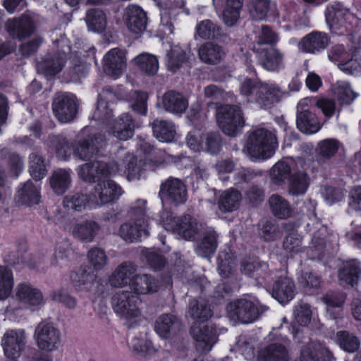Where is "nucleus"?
Instances as JSON below:
<instances>
[{
  "label": "nucleus",
  "instance_id": "1",
  "mask_svg": "<svg viewBox=\"0 0 361 361\" xmlns=\"http://www.w3.org/2000/svg\"><path fill=\"white\" fill-rule=\"evenodd\" d=\"M107 94H111L109 90L99 95L97 107L93 115L94 121H91L90 126L83 128L78 133L74 145H71L63 135L52 136L49 138L48 145L59 159L66 161L73 154L80 159L85 160L101 154L100 150L105 146L106 142L103 137L97 136L99 128L95 125L98 122L101 126L99 128L102 129L107 128V125L110 123L111 110L103 98H108Z\"/></svg>",
  "mask_w": 361,
  "mask_h": 361
},
{
  "label": "nucleus",
  "instance_id": "2",
  "mask_svg": "<svg viewBox=\"0 0 361 361\" xmlns=\"http://www.w3.org/2000/svg\"><path fill=\"white\" fill-rule=\"evenodd\" d=\"M147 159L145 163L140 160L137 164V158L132 154H128L123 161L122 165H118L116 162H111L109 165L100 161H94L81 164L78 166L76 171L78 177L87 183H94L102 180L111 176L125 175L129 181L140 180L142 176L147 167ZM109 179H106L108 180Z\"/></svg>",
  "mask_w": 361,
  "mask_h": 361
},
{
  "label": "nucleus",
  "instance_id": "3",
  "mask_svg": "<svg viewBox=\"0 0 361 361\" xmlns=\"http://www.w3.org/2000/svg\"><path fill=\"white\" fill-rule=\"evenodd\" d=\"M123 194L119 185L108 180L97 183L89 195L79 192L69 194L63 198V205L64 209L75 212L96 209L116 202Z\"/></svg>",
  "mask_w": 361,
  "mask_h": 361
},
{
  "label": "nucleus",
  "instance_id": "4",
  "mask_svg": "<svg viewBox=\"0 0 361 361\" xmlns=\"http://www.w3.org/2000/svg\"><path fill=\"white\" fill-rule=\"evenodd\" d=\"M239 92L245 102L255 104L260 108L270 106L284 94V92L275 83H263L247 78L240 82Z\"/></svg>",
  "mask_w": 361,
  "mask_h": 361
},
{
  "label": "nucleus",
  "instance_id": "5",
  "mask_svg": "<svg viewBox=\"0 0 361 361\" xmlns=\"http://www.w3.org/2000/svg\"><path fill=\"white\" fill-rule=\"evenodd\" d=\"M130 220L122 224L118 234L126 242H135L149 235L147 201L138 199L130 206Z\"/></svg>",
  "mask_w": 361,
  "mask_h": 361
},
{
  "label": "nucleus",
  "instance_id": "6",
  "mask_svg": "<svg viewBox=\"0 0 361 361\" xmlns=\"http://www.w3.org/2000/svg\"><path fill=\"white\" fill-rule=\"evenodd\" d=\"M277 147L275 134L265 128H258L250 134L243 150L251 161L259 162L273 157Z\"/></svg>",
  "mask_w": 361,
  "mask_h": 361
},
{
  "label": "nucleus",
  "instance_id": "7",
  "mask_svg": "<svg viewBox=\"0 0 361 361\" xmlns=\"http://www.w3.org/2000/svg\"><path fill=\"white\" fill-rule=\"evenodd\" d=\"M44 304L42 291L29 283H20L15 289L14 299L5 310L8 319H14L24 309L35 310Z\"/></svg>",
  "mask_w": 361,
  "mask_h": 361
},
{
  "label": "nucleus",
  "instance_id": "8",
  "mask_svg": "<svg viewBox=\"0 0 361 361\" xmlns=\"http://www.w3.org/2000/svg\"><path fill=\"white\" fill-rule=\"evenodd\" d=\"M30 173L36 180L34 183L29 180L18 191L17 201L28 206L37 204L40 201V183L39 180L46 175V168L44 160L39 156L31 154L30 155Z\"/></svg>",
  "mask_w": 361,
  "mask_h": 361
},
{
  "label": "nucleus",
  "instance_id": "9",
  "mask_svg": "<svg viewBox=\"0 0 361 361\" xmlns=\"http://www.w3.org/2000/svg\"><path fill=\"white\" fill-rule=\"evenodd\" d=\"M325 17L329 29L338 35H351L358 22L353 13L338 3L326 7Z\"/></svg>",
  "mask_w": 361,
  "mask_h": 361
},
{
  "label": "nucleus",
  "instance_id": "10",
  "mask_svg": "<svg viewBox=\"0 0 361 361\" xmlns=\"http://www.w3.org/2000/svg\"><path fill=\"white\" fill-rule=\"evenodd\" d=\"M163 228L175 234L178 238L187 240H192L197 233L196 220L190 215L175 218L172 214L166 209L161 211L159 219H157Z\"/></svg>",
  "mask_w": 361,
  "mask_h": 361
},
{
  "label": "nucleus",
  "instance_id": "11",
  "mask_svg": "<svg viewBox=\"0 0 361 361\" xmlns=\"http://www.w3.org/2000/svg\"><path fill=\"white\" fill-rule=\"evenodd\" d=\"M139 298L126 291L116 293L112 300L115 312L125 319L130 326L136 325L142 319L140 310L137 306Z\"/></svg>",
  "mask_w": 361,
  "mask_h": 361
},
{
  "label": "nucleus",
  "instance_id": "12",
  "mask_svg": "<svg viewBox=\"0 0 361 361\" xmlns=\"http://www.w3.org/2000/svg\"><path fill=\"white\" fill-rule=\"evenodd\" d=\"M54 221L60 227L71 233L73 235L82 241L91 242L97 234L99 226L93 221L76 223L71 216L62 211H59Z\"/></svg>",
  "mask_w": 361,
  "mask_h": 361
},
{
  "label": "nucleus",
  "instance_id": "13",
  "mask_svg": "<svg viewBox=\"0 0 361 361\" xmlns=\"http://www.w3.org/2000/svg\"><path fill=\"white\" fill-rule=\"evenodd\" d=\"M217 123L222 131L229 136H235L245 125V120L239 107L224 105L216 112Z\"/></svg>",
  "mask_w": 361,
  "mask_h": 361
},
{
  "label": "nucleus",
  "instance_id": "14",
  "mask_svg": "<svg viewBox=\"0 0 361 361\" xmlns=\"http://www.w3.org/2000/svg\"><path fill=\"white\" fill-rule=\"evenodd\" d=\"M54 46L57 49L56 53L37 65L38 71L46 75H54L58 73L64 66L66 54L71 51L69 42L64 35L54 42Z\"/></svg>",
  "mask_w": 361,
  "mask_h": 361
},
{
  "label": "nucleus",
  "instance_id": "15",
  "mask_svg": "<svg viewBox=\"0 0 361 361\" xmlns=\"http://www.w3.org/2000/svg\"><path fill=\"white\" fill-rule=\"evenodd\" d=\"M226 310L229 317L243 324L253 322L259 314L257 300L251 298L233 301L227 306Z\"/></svg>",
  "mask_w": 361,
  "mask_h": 361
},
{
  "label": "nucleus",
  "instance_id": "16",
  "mask_svg": "<svg viewBox=\"0 0 361 361\" xmlns=\"http://www.w3.org/2000/svg\"><path fill=\"white\" fill-rule=\"evenodd\" d=\"M35 338L39 348L51 352L60 345V332L51 323L42 322L36 327Z\"/></svg>",
  "mask_w": 361,
  "mask_h": 361
},
{
  "label": "nucleus",
  "instance_id": "17",
  "mask_svg": "<svg viewBox=\"0 0 361 361\" xmlns=\"http://www.w3.org/2000/svg\"><path fill=\"white\" fill-rule=\"evenodd\" d=\"M314 102V100L312 98H304L298 102L297 106V127L305 134H314L320 130L322 126L317 118L308 109L311 106L310 104Z\"/></svg>",
  "mask_w": 361,
  "mask_h": 361
},
{
  "label": "nucleus",
  "instance_id": "18",
  "mask_svg": "<svg viewBox=\"0 0 361 361\" xmlns=\"http://www.w3.org/2000/svg\"><path fill=\"white\" fill-rule=\"evenodd\" d=\"M53 111L59 121L62 123L71 121L77 112L75 96L70 93L58 94L53 102Z\"/></svg>",
  "mask_w": 361,
  "mask_h": 361
},
{
  "label": "nucleus",
  "instance_id": "19",
  "mask_svg": "<svg viewBox=\"0 0 361 361\" xmlns=\"http://www.w3.org/2000/svg\"><path fill=\"white\" fill-rule=\"evenodd\" d=\"M159 197L162 202L175 204L184 203L187 200V190L183 182L178 178H169L161 184Z\"/></svg>",
  "mask_w": 361,
  "mask_h": 361
},
{
  "label": "nucleus",
  "instance_id": "20",
  "mask_svg": "<svg viewBox=\"0 0 361 361\" xmlns=\"http://www.w3.org/2000/svg\"><path fill=\"white\" fill-rule=\"evenodd\" d=\"M103 66L107 75L114 79L119 78L126 67L125 51L118 48L109 50L103 58Z\"/></svg>",
  "mask_w": 361,
  "mask_h": 361
},
{
  "label": "nucleus",
  "instance_id": "21",
  "mask_svg": "<svg viewBox=\"0 0 361 361\" xmlns=\"http://www.w3.org/2000/svg\"><path fill=\"white\" fill-rule=\"evenodd\" d=\"M25 339L23 330H8L2 339L5 355L12 360L18 357L25 346Z\"/></svg>",
  "mask_w": 361,
  "mask_h": 361
},
{
  "label": "nucleus",
  "instance_id": "22",
  "mask_svg": "<svg viewBox=\"0 0 361 361\" xmlns=\"http://www.w3.org/2000/svg\"><path fill=\"white\" fill-rule=\"evenodd\" d=\"M269 341H274L269 347L260 351L258 355V361H286L287 354L281 342L285 338L278 336V330L273 329L268 336Z\"/></svg>",
  "mask_w": 361,
  "mask_h": 361
},
{
  "label": "nucleus",
  "instance_id": "23",
  "mask_svg": "<svg viewBox=\"0 0 361 361\" xmlns=\"http://www.w3.org/2000/svg\"><path fill=\"white\" fill-rule=\"evenodd\" d=\"M302 159L291 157L284 158L276 162L270 169V177L276 183H283L289 179L292 173L298 169V164H302Z\"/></svg>",
  "mask_w": 361,
  "mask_h": 361
},
{
  "label": "nucleus",
  "instance_id": "24",
  "mask_svg": "<svg viewBox=\"0 0 361 361\" xmlns=\"http://www.w3.org/2000/svg\"><path fill=\"white\" fill-rule=\"evenodd\" d=\"M351 44L350 49L352 51L350 54V59L345 60L340 64V70L343 72L354 75H358L361 73V46L360 39L353 36L350 37Z\"/></svg>",
  "mask_w": 361,
  "mask_h": 361
},
{
  "label": "nucleus",
  "instance_id": "25",
  "mask_svg": "<svg viewBox=\"0 0 361 361\" xmlns=\"http://www.w3.org/2000/svg\"><path fill=\"white\" fill-rule=\"evenodd\" d=\"M329 44L326 34L320 32H312L304 37L298 44L300 51L314 54L324 49Z\"/></svg>",
  "mask_w": 361,
  "mask_h": 361
},
{
  "label": "nucleus",
  "instance_id": "26",
  "mask_svg": "<svg viewBox=\"0 0 361 361\" xmlns=\"http://www.w3.org/2000/svg\"><path fill=\"white\" fill-rule=\"evenodd\" d=\"M160 7L161 24L159 29L160 37H167L173 34V25L168 18L167 10H171L176 8H182L184 6L183 0H164L158 3Z\"/></svg>",
  "mask_w": 361,
  "mask_h": 361
},
{
  "label": "nucleus",
  "instance_id": "27",
  "mask_svg": "<svg viewBox=\"0 0 361 361\" xmlns=\"http://www.w3.org/2000/svg\"><path fill=\"white\" fill-rule=\"evenodd\" d=\"M258 62L262 68L269 71H279L284 67L283 54L274 47L259 52Z\"/></svg>",
  "mask_w": 361,
  "mask_h": 361
},
{
  "label": "nucleus",
  "instance_id": "28",
  "mask_svg": "<svg viewBox=\"0 0 361 361\" xmlns=\"http://www.w3.org/2000/svg\"><path fill=\"white\" fill-rule=\"evenodd\" d=\"M192 334L196 342L197 349L202 353L209 352L217 341L216 331L208 326L201 329L192 327Z\"/></svg>",
  "mask_w": 361,
  "mask_h": 361
},
{
  "label": "nucleus",
  "instance_id": "29",
  "mask_svg": "<svg viewBox=\"0 0 361 361\" xmlns=\"http://www.w3.org/2000/svg\"><path fill=\"white\" fill-rule=\"evenodd\" d=\"M126 21L129 30L133 33L140 34L146 28V14L137 5L128 6L126 10Z\"/></svg>",
  "mask_w": 361,
  "mask_h": 361
},
{
  "label": "nucleus",
  "instance_id": "30",
  "mask_svg": "<svg viewBox=\"0 0 361 361\" xmlns=\"http://www.w3.org/2000/svg\"><path fill=\"white\" fill-rule=\"evenodd\" d=\"M295 295L293 281L286 276H281L275 281L272 288V296L281 304H286Z\"/></svg>",
  "mask_w": 361,
  "mask_h": 361
},
{
  "label": "nucleus",
  "instance_id": "31",
  "mask_svg": "<svg viewBox=\"0 0 361 361\" xmlns=\"http://www.w3.org/2000/svg\"><path fill=\"white\" fill-rule=\"evenodd\" d=\"M162 105L166 111L181 116L188 106V101L182 94L169 91L163 96Z\"/></svg>",
  "mask_w": 361,
  "mask_h": 361
},
{
  "label": "nucleus",
  "instance_id": "32",
  "mask_svg": "<svg viewBox=\"0 0 361 361\" xmlns=\"http://www.w3.org/2000/svg\"><path fill=\"white\" fill-rule=\"evenodd\" d=\"M6 26L10 35L20 39L30 36L35 30L34 21L29 16H23L18 20H8Z\"/></svg>",
  "mask_w": 361,
  "mask_h": 361
},
{
  "label": "nucleus",
  "instance_id": "33",
  "mask_svg": "<svg viewBox=\"0 0 361 361\" xmlns=\"http://www.w3.org/2000/svg\"><path fill=\"white\" fill-rule=\"evenodd\" d=\"M216 196L219 209L222 212H232L236 210L242 200L240 192L233 188L219 191Z\"/></svg>",
  "mask_w": 361,
  "mask_h": 361
},
{
  "label": "nucleus",
  "instance_id": "34",
  "mask_svg": "<svg viewBox=\"0 0 361 361\" xmlns=\"http://www.w3.org/2000/svg\"><path fill=\"white\" fill-rule=\"evenodd\" d=\"M160 285L147 274L132 276L129 288L135 294H147L156 292Z\"/></svg>",
  "mask_w": 361,
  "mask_h": 361
},
{
  "label": "nucleus",
  "instance_id": "35",
  "mask_svg": "<svg viewBox=\"0 0 361 361\" xmlns=\"http://www.w3.org/2000/svg\"><path fill=\"white\" fill-rule=\"evenodd\" d=\"M136 272L135 267L130 263H123L111 274L109 282L114 287H125L131 281L132 276Z\"/></svg>",
  "mask_w": 361,
  "mask_h": 361
},
{
  "label": "nucleus",
  "instance_id": "36",
  "mask_svg": "<svg viewBox=\"0 0 361 361\" xmlns=\"http://www.w3.org/2000/svg\"><path fill=\"white\" fill-rule=\"evenodd\" d=\"M300 361H332V355L321 343H310L302 350Z\"/></svg>",
  "mask_w": 361,
  "mask_h": 361
},
{
  "label": "nucleus",
  "instance_id": "37",
  "mask_svg": "<svg viewBox=\"0 0 361 361\" xmlns=\"http://www.w3.org/2000/svg\"><path fill=\"white\" fill-rule=\"evenodd\" d=\"M134 128L131 116L128 114H125L116 121L110 131L118 140H127L133 135Z\"/></svg>",
  "mask_w": 361,
  "mask_h": 361
},
{
  "label": "nucleus",
  "instance_id": "38",
  "mask_svg": "<svg viewBox=\"0 0 361 361\" xmlns=\"http://www.w3.org/2000/svg\"><path fill=\"white\" fill-rule=\"evenodd\" d=\"M71 173L70 169H58L53 172L49 183L55 193L62 195L68 189L71 183Z\"/></svg>",
  "mask_w": 361,
  "mask_h": 361
},
{
  "label": "nucleus",
  "instance_id": "39",
  "mask_svg": "<svg viewBox=\"0 0 361 361\" xmlns=\"http://www.w3.org/2000/svg\"><path fill=\"white\" fill-rule=\"evenodd\" d=\"M361 274L360 262L352 259L343 263V268L339 271L340 280L352 286L357 284Z\"/></svg>",
  "mask_w": 361,
  "mask_h": 361
},
{
  "label": "nucleus",
  "instance_id": "40",
  "mask_svg": "<svg viewBox=\"0 0 361 361\" xmlns=\"http://www.w3.org/2000/svg\"><path fill=\"white\" fill-rule=\"evenodd\" d=\"M310 177L302 171L293 173L289 178L288 192L294 196L303 195L310 185Z\"/></svg>",
  "mask_w": 361,
  "mask_h": 361
},
{
  "label": "nucleus",
  "instance_id": "41",
  "mask_svg": "<svg viewBox=\"0 0 361 361\" xmlns=\"http://www.w3.org/2000/svg\"><path fill=\"white\" fill-rule=\"evenodd\" d=\"M154 135L163 142H171L176 135L174 124L171 121L156 120L152 123Z\"/></svg>",
  "mask_w": 361,
  "mask_h": 361
},
{
  "label": "nucleus",
  "instance_id": "42",
  "mask_svg": "<svg viewBox=\"0 0 361 361\" xmlns=\"http://www.w3.org/2000/svg\"><path fill=\"white\" fill-rule=\"evenodd\" d=\"M178 326L179 322L174 315L165 314L158 317L154 329L160 337L168 338Z\"/></svg>",
  "mask_w": 361,
  "mask_h": 361
},
{
  "label": "nucleus",
  "instance_id": "43",
  "mask_svg": "<svg viewBox=\"0 0 361 361\" xmlns=\"http://www.w3.org/2000/svg\"><path fill=\"white\" fill-rule=\"evenodd\" d=\"M85 22L88 30L97 33L104 32L107 25L105 13L102 11L96 8L87 11Z\"/></svg>",
  "mask_w": 361,
  "mask_h": 361
},
{
  "label": "nucleus",
  "instance_id": "44",
  "mask_svg": "<svg viewBox=\"0 0 361 361\" xmlns=\"http://www.w3.org/2000/svg\"><path fill=\"white\" fill-rule=\"evenodd\" d=\"M170 50L167 52L164 61L168 70L175 72L185 62L186 54L183 49L178 46H172L168 44Z\"/></svg>",
  "mask_w": 361,
  "mask_h": 361
},
{
  "label": "nucleus",
  "instance_id": "45",
  "mask_svg": "<svg viewBox=\"0 0 361 361\" xmlns=\"http://www.w3.org/2000/svg\"><path fill=\"white\" fill-rule=\"evenodd\" d=\"M189 314L195 320L204 322L209 319L212 312L210 305H207L205 299L200 298L198 300H192L189 303Z\"/></svg>",
  "mask_w": 361,
  "mask_h": 361
},
{
  "label": "nucleus",
  "instance_id": "46",
  "mask_svg": "<svg viewBox=\"0 0 361 361\" xmlns=\"http://www.w3.org/2000/svg\"><path fill=\"white\" fill-rule=\"evenodd\" d=\"M273 214L279 219H287L291 216L292 209L289 202L283 197L273 195L269 200Z\"/></svg>",
  "mask_w": 361,
  "mask_h": 361
},
{
  "label": "nucleus",
  "instance_id": "47",
  "mask_svg": "<svg viewBox=\"0 0 361 361\" xmlns=\"http://www.w3.org/2000/svg\"><path fill=\"white\" fill-rule=\"evenodd\" d=\"M243 0H226L222 20L227 26H233L240 18Z\"/></svg>",
  "mask_w": 361,
  "mask_h": 361
},
{
  "label": "nucleus",
  "instance_id": "48",
  "mask_svg": "<svg viewBox=\"0 0 361 361\" xmlns=\"http://www.w3.org/2000/svg\"><path fill=\"white\" fill-rule=\"evenodd\" d=\"M14 286L12 271L4 266H0V300L7 299L11 294Z\"/></svg>",
  "mask_w": 361,
  "mask_h": 361
},
{
  "label": "nucleus",
  "instance_id": "49",
  "mask_svg": "<svg viewBox=\"0 0 361 361\" xmlns=\"http://www.w3.org/2000/svg\"><path fill=\"white\" fill-rule=\"evenodd\" d=\"M224 54L222 49L212 43H206L199 50L200 58L205 63H216L221 59Z\"/></svg>",
  "mask_w": 361,
  "mask_h": 361
},
{
  "label": "nucleus",
  "instance_id": "50",
  "mask_svg": "<svg viewBox=\"0 0 361 361\" xmlns=\"http://www.w3.org/2000/svg\"><path fill=\"white\" fill-rule=\"evenodd\" d=\"M333 93L341 104H350L357 97L350 84L346 81H338L333 87Z\"/></svg>",
  "mask_w": 361,
  "mask_h": 361
},
{
  "label": "nucleus",
  "instance_id": "51",
  "mask_svg": "<svg viewBox=\"0 0 361 361\" xmlns=\"http://www.w3.org/2000/svg\"><path fill=\"white\" fill-rule=\"evenodd\" d=\"M140 69L147 75H154L159 70V61L156 56L143 53L135 58Z\"/></svg>",
  "mask_w": 361,
  "mask_h": 361
},
{
  "label": "nucleus",
  "instance_id": "52",
  "mask_svg": "<svg viewBox=\"0 0 361 361\" xmlns=\"http://www.w3.org/2000/svg\"><path fill=\"white\" fill-rule=\"evenodd\" d=\"M270 5L269 0H250L248 10L250 16L256 20H264L268 13Z\"/></svg>",
  "mask_w": 361,
  "mask_h": 361
},
{
  "label": "nucleus",
  "instance_id": "53",
  "mask_svg": "<svg viewBox=\"0 0 361 361\" xmlns=\"http://www.w3.org/2000/svg\"><path fill=\"white\" fill-rule=\"evenodd\" d=\"M217 247L216 234L215 232H209L197 246L196 253L202 257H208L212 255Z\"/></svg>",
  "mask_w": 361,
  "mask_h": 361
},
{
  "label": "nucleus",
  "instance_id": "54",
  "mask_svg": "<svg viewBox=\"0 0 361 361\" xmlns=\"http://www.w3.org/2000/svg\"><path fill=\"white\" fill-rule=\"evenodd\" d=\"M336 341L339 346L350 353L355 352L360 346L358 338L346 331H339L336 334Z\"/></svg>",
  "mask_w": 361,
  "mask_h": 361
},
{
  "label": "nucleus",
  "instance_id": "55",
  "mask_svg": "<svg viewBox=\"0 0 361 361\" xmlns=\"http://www.w3.org/2000/svg\"><path fill=\"white\" fill-rule=\"evenodd\" d=\"M219 35V28L209 20H202L196 26V35L202 39H213Z\"/></svg>",
  "mask_w": 361,
  "mask_h": 361
},
{
  "label": "nucleus",
  "instance_id": "56",
  "mask_svg": "<svg viewBox=\"0 0 361 361\" xmlns=\"http://www.w3.org/2000/svg\"><path fill=\"white\" fill-rule=\"evenodd\" d=\"M88 260L95 270L102 269L108 262V257L104 250L92 247L88 252Z\"/></svg>",
  "mask_w": 361,
  "mask_h": 361
},
{
  "label": "nucleus",
  "instance_id": "57",
  "mask_svg": "<svg viewBox=\"0 0 361 361\" xmlns=\"http://www.w3.org/2000/svg\"><path fill=\"white\" fill-rule=\"evenodd\" d=\"M70 277L74 287L77 290L91 289L92 282L94 280L93 275L87 274L84 271L81 273L73 272L71 274Z\"/></svg>",
  "mask_w": 361,
  "mask_h": 361
},
{
  "label": "nucleus",
  "instance_id": "58",
  "mask_svg": "<svg viewBox=\"0 0 361 361\" xmlns=\"http://www.w3.org/2000/svg\"><path fill=\"white\" fill-rule=\"evenodd\" d=\"M202 132L200 129H194L188 133L186 137L187 146L193 152H201L204 149Z\"/></svg>",
  "mask_w": 361,
  "mask_h": 361
},
{
  "label": "nucleus",
  "instance_id": "59",
  "mask_svg": "<svg viewBox=\"0 0 361 361\" xmlns=\"http://www.w3.org/2000/svg\"><path fill=\"white\" fill-rule=\"evenodd\" d=\"M77 51H74L71 53V69L75 78H73V81H77V78L85 76L89 71V66L83 61L78 59Z\"/></svg>",
  "mask_w": 361,
  "mask_h": 361
},
{
  "label": "nucleus",
  "instance_id": "60",
  "mask_svg": "<svg viewBox=\"0 0 361 361\" xmlns=\"http://www.w3.org/2000/svg\"><path fill=\"white\" fill-rule=\"evenodd\" d=\"M321 195L329 205L342 200L345 195L342 189L331 186H324L321 190Z\"/></svg>",
  "mask_w": 361,
  "mask_h": 361
},
{
  "label": "nucleus",
  "instance_id": "61",
  "mask_svg": "<svg viewBox=\"0 0 361 361\" xmlns=\"http://www.w3.org/2000/svg\"><path fill=\"white\" fill-rule=\"evenodd\" d=\"M295 319L300 326L307 325L311 319L312 310L308 304L303 303L298 305L295 310Z\"/></svg>",
  "mask_w": 361,
  "mask_h": 361
},
{
  "label": "nucleus",
  "instance_id": "62",
  "mask_svg": "<svg viewBox=\"0 0 361 361\" xmlns=\"http://www.w3.org/2000/svg\"><path fill=\"white\" fill-rule=\"evenodd\" d=\"M147 94L144 92H135L133 94L131 107L134 111L145 115L147 113Z\"/></svg>",
  "mask_w": 361,
  "mask_h": 361
},
{
  "label": "nucleus",
  "instance_id": "63",
  "mask_svg": "<svg viewBox=\"0 0 361 361\" xmlns=\"http://www.w3.org/2000/svg\"><path fill=\"white\" fill-rule=\"evenodd\" d=\"M221 148L220 135L216 133L207 135L204 140V149L210 154H216Z\"/></svg>",
  "mask_w": 361,
  "mask_h": 361
},
{
  "label": "nucleus",
  "instance_id": "64",
  "mask_svg": "<svg viewBox=\"0 0 361 361\" xmlns=\"http://www.w3.org/2000/svg\"><path fill=\"white\" fill-rule=\"evenodd\" d=\"M348 207L354 211H361V185L351 188L348 196Z\"/></svg>",
  "mask_w": 361,
  "mask_h": 361
}]
</instances>
